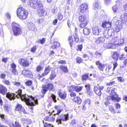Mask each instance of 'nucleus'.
Listing matches in <instances>:
<instances>
[{
	"mask_svg": "<svg viewBox=\"0 0 127 127\" xmlns=\"http://www.w3.org/2000/svg\"><path fill=\"white\" fill-rule=\"evenodd\" d=\"M81 12L84 13L87 11L88 9V5L86 3H83L80 6Z\"/></svg>",
	"mask_w": 127,
	"mask_h": 127,
	"instance_id": "9b49d317",
	"label": "nucleus"
},
{
	"mask_svg": "<svg viewBox=\"0 0 127 127\" xmlns=\"http://www.w3.org/2000/svg\"><path fill=\"white\" fill-rule=\"evenodd\" d=\"M58 19L60 20H61L63 18V16L60 13H58L57 14Z\"/></svg>",
	"mask_w": 127,
	"mask_h": 127,
	"instance_id": "052dcab7",
	"label": "nucleus"
},
{
	"mask_svg": "<svg viewBox=\"0 0 127 127\" xmlns=\"http://www.w3.org/2000/svg\"><path fill=\"white\" fill-rule=\"evenodd\" d=\"M87 21H86L84 23L80 24L79 25V27L81 28H83L87 25Z\"/></svg>",
	"mask_w": 127,
	"mask_h": 127,
	"instance_id": "a18cd8bd",
	"label": "nucleus"
},
{
	"mask_svg": "<svg viewBox=\"0 0 127 127\" xmlns=\"http://www.w3.org/2000/svg\"><path fill=\"white\" fill-rule=\"evenodd\" d=\"M121 20L127 22V13H125L121 16Z\"/></svg>",
	"mask_w": 127,
	"mask_h": 127,
	"instance_id": "c9c22d12",
	"label": "nucleus"
},
{
	"mask_svg": "<svg viewBox=\"0 0 127 127\" xmlns=\"http://www.w3.org/2000/svg\"><path fill=\"white\" fill-rule=\"evenodd\" d=\"M119 56V54L117 52H115L113 54L112 56V58L113 60L117 61L118 59Z\"/></svg>",
	"mask_w": 127,
	"mask_h": 127,
	"instance_id": "2f4dec72",
	"label": "nucleus"
},
{
	"mask_svg": "<svg viewBox=\"0 0 127 127\" xmlns=\"http://www.w3.org/2000/svg\"><path fill=\"white\" fill-rule=\"evenodd\" d=\"M9 126L11 127H21L20 125L18 122H16L14 123H9Z\"/></svg>",
	"mask_w": 127,
	"mask_h": 127,
	"instance_id": "bb28decb",
	"label": "nucleus"
},
{
	"mask_svg": "<svg viewBox=\"0 0 127 127\" xmlns=\"http://www.w3.org/2000/svg\"><path fill=\"white\" fill-rule=\"evenodd\" d=\"M37 0H29L27 2L28 5L32 8L33 6L37 2Z\"/></svg>",
	"mask_w": 127,
	"mask_h": 127,
	"instance_id": "412c9836",
	"label": "nucleus"
},
{
	"mask_svg": "<svg viewBox=\"0 0 127 127\" xmlns=\"http://www.w3.org/2000/svg\"><path fill=\"white\" fill-rule=\"evenodd\" d=\"M83 45L82 44L78 45H77V50L81 51Z\"/></svg>",
	"mask_w": 127,
	"mask_h": 127,
	"instance_id": "864d4df0",
	"label": "nucleus"
},
{
	"mask_svg": "<svg viewBox=\"0 0 127 127\" xmlns=\"http://www.w3.org/2000/svg\"><path fill=\"white\" fill-rule=\"evenodd\" d=\"M68 41L69 42V45L71 48L72 45L73 44V38L71 36H69L68 38Z\"/></svg>",
	"mask_w": 127,
	"mask_h": 127,
	"instance_id": "72a5a7b5",
	"label": "nucleus"
},
{
	"mask_svg": "<svg viewBox=\"0 0 127 127\" xmlns=\"http://www.w3.org/2000/svg\"><path fill=\"white\" fill-rule=\"evenodd\" d=\"M118 80L120 82H124V79L121 77H117Z\"/></svg>",
	"mask_w": 127,
	"mask_h": 127,
	"instance_id": "5fc2aeb1",
	"label": "nucleus"
},
{
	"mask_svg": "<svg viewBox=\"0 0 127 127\" xmlns=\"http://www.w3.org/2000/svg\"><path fill=\"white\" fill-rule=\"evenodd\" d=\"M28 28L29 30L31 31H35L37 30L34 24L30 22L28 24Z\"/></svg>",
	"mask_w": 127,
	"mask_h": 127,
	"instance_id": "2eb2a0df",
	"label": "nucleus"
},
{
	"mask_svg": "<svg viewBox=\"0 0 127 127\" xmlns=\"http://www.w3.org/2000/svg\"><path fill=\"white\" fill-rule=\"evenodd\" d=\"M45 41V39L44 38H43L42 39H39L38 40V42H40V43L43 44L44 43Z\"/></svg>",
	"mask_w": 127,
	"mask_h": 127,
	"instance_id": "e2e57ef3",
	"label": "nucleus"
},
{
	"mask_svg": "<svg viewBox=\"0 0 127 127\" xmlns=\"http://www.w3.org/2000/svg\"><path fill=\"white\" fill-rule=\"evenodd\" d=\"M32 81L31 80H28L26 81L25 82V84L28 86H30L32 84Z\"/></svg>",
	"mask_w": 127,
	"mask_h": 127,
	"instance_id": "603ef678",
	"label": "nucleus"
},
{
	"mask_svg": "<svg viewBox=\"0 0 127 127\" xmlns=\"http://www.w3.org/2000/svg\"><path fill=\"white\" fill-rule=\"evenodd\" d=\"M119 7L117 5H116L115 6L112 7V10L115 13L118 10V8Z\"/></svg>",
	"mask_w": 127,
	"mask_h": 127,
	"instance_id": "37998d69",
	"label": "nucleus"
},
{
	"mask_svg": "<svg viewBox=\"0 0 127 127\" xmlns=\"http://www.w3.org/2000/svg\"><path fill=\"white\" fill-rule=\"evenodd\" d=\"M109 110H110L112 113L115 114L116 113V111L115 109L113 108V106H110L109 107Z\"/></svg>",
	"mask_w": 127,
	"mask_h": 127,
	"instance_id": "49530a36",
	"label": "nucleus"
},
{
	"mask_svg": "<svg viewBox=\"0 0 127 127\" xmlns=\"http://www.w3.org/2000/svg\"><path fill=\"white\" fill-rule=\"evenodd\" d=\"M13 84L14 85L16 86H19L21 85V83L15 81L12 82Z\"/></svg>",
	"mask_w": 127,
	"mask_h": 127,
	"instance_id": "680f3d73",
	"label": "nucleus"
},
{
	"mask_svg": "<svg viewBox=\"0 0 127 127\" xmlns=\"http://www.w3.org/2000/svg\"><path fill=\"white\" fill-rule=\"evenodd\" d=\"M28 12L23 7L18 8L17 10V15L20 19L24 20L27 17Z\"/></svg>",
	"mask_w": 127,
	"mask_h": 127,
	"instance_id": "7ed1b4c3",
	"label": "nucleus"
},
{
	"mask_svg": "<svg viewBox=\"0 0 127 127\" xmlns=\"http://www.w3.org/2000/svg\"><path fill=\"white\" fill-rule=\"evenodd\" d=\"M60 69L64 73H67L68 70L66 66L60 65L59 66Z\"/></svg>",
	"mask_w": 127,
	"mask_h": 127,
	"instance_id": "c756f323",
	"label": "nucleus"
},
{
	"mask_svg": "<svg viewBox=\"0 0 127 127\" xmlns=\"http://www.w3.org/2000/svg\"><path fill=\"white\" fill-rule=\"evenodd\" d=\"M112 21L115 23L116 25H117L122 27V23L120 20H118L116 17H114L112 20Z\"/></svg>",
	"mask_w": 127,
	"mask_h": 127,
	"instance_id": "6ab92c4d",
	"label": "nucleus"
},
{
	"mask_svg": "<svg viewBox=\"0 0 127 127\" xmlns=\"http://www.w3.org/2000/svg\"><path fill=\"white\" fill-rule=\"evenodd\" d=\"M87 93L90 95V85L89 84H87L85 85Z\"/></svg>",
	"mask_w": 127,
	"mask_h": 127,
	"instance_id": "ea45409f",
	"label": "nucleus"
},
{
	"mask_svg": "<svg viewBox=\"0 0 127 127\" xmlns=\"http://www.w3.org/2000/svg\"><path fill=\"white\" fill-rule=\"evenodd\" d=\"M36 46L34 45L32 47L31 49V51L32 53H35L36 51Z\"/></svg>",
	"mask_w": 127,
	"mask_h": 127,
	"instance_id": "13d9d810",
	"label": "nucleus"
},
{
	"mask_svg": "<svg viewBox=\"0 0 127 127\" xmlns=\"http://www.w3.org/2000/svg\"><path fill=\"white\" fill-rule=\"evenodd\" d=\"M96 64L98 66V68L99 69L102 71H103L104 67V65L102 64L99 61H97L96 62Z\"/></svg>",
	"mask_w": 127,
	"mask_h": 127,
	"instance_id": "cd10ccee",
	"label": "nucleus"
},
{
	"mask_svg": "<svg viewBox=\"0 0 127 127\" xmlns=\"http://www.w3.org/2000/svg\"><path fill=\"white\" fill-rule=\"evenodd\" d=\"M121 107L120 105L118 103L115 104V108L116 109H120Z\"/></svg>",
	"mask_w": 127,
	"mask_h": 127,
	"instance_id": "774afa93",
	"label": "nucleus"
},
{
	"mask_svg": "<svg viewBox=\"0 0 127 127\" xmlns=\"http://www.w3.org/2000/svg\"><path fill=\"white\" fill-rule=\"evenodd\" d=\"M115 27V31L116 32H119V31L120 29L122 28V27L116 25Z\"/></svg>",
	"mask_w": 127,
	"mask_h": 127,
	"instance_id": "3c124183",
	"label": "nucleus"
},
{
	"mask_svg": "<svg viewBox=\"0 0 127 127\" xmlns=\"http://www.w3.org/2000/svg\"><path fill=\"white\" fill-rule=\"evenodd\" d=\"M51 69L50 66H48L45 68L44 72L42 73V75L44 76L47 75Z\"/></svg>",
	"mask_w": 127,
	"mask_h": 127,
	"instance_id": "473e14b6",
	"label": "nucleus"
},
{
	"mask_svg": "<svg viewBox=\"0 0 127 127\" xmlns=\"http://www.w3.org/2000/svg\"><path fill=\"white\" fill-rule=\"evenodd\" d=\"M88 74H85L83 75L82 76V79L83 80H85L88 77Z\"/></svg>",
	"mask_w": 127,
	"mask_h": 127,
	"instance_id": "6e6d98bb",
	"label": "nucleus"
},
{
	"mask_svg": "<svg viewBox=\"0 0 127 127\" xmlns=\"http://www.w3.org/2000/svg\"><path fill=\"white\" fill-rule=\"evenodd\" d=\"M91 102V100L88 99L85 100L84 102V104L85 105H89L90 104Z\"/></svg>",
	"mask_w": 127,
	"mask_h": 127,
	"instance_id": "8fccbe9b",
	"label": "nucleus"
},
{
	"mask_svg": "<svg viewBox=\"0 0 127 127\" xmlns=\"http://www.w3.org/2000/svg\"><path fill=\"white\" fill-rule=\"evenodd\" d=\"M55 118L53 115L50 114L48 116L45 117L44 120L45 121H48L50 122H53L55 120Z\"/></svg>",
	"mask_w": 127,
	"mask_h": 127,
	"instance_id": "4468645a",
	"label": "nucleus"
},
{
	"mask_svg": "<svg viewBox=\"0 0 127 127\" xmlns=\"http://www.w3.org/2000/svg\"><path fill=\"white\" fill-rule=\"evenodd\" d=\"M112 23L109 21H105L102 23V27L104 28H109L111 27Z\"/></svg>",
	"mask_w": 127,
	"mask_h": 127,
	"instance_id": "dca6fc26",
	"label": "nucleus"
},
{
	"mask_svg": "<svg viewBox=\"0 0 127 127\" xmlns=\"http://www.w3.org/2000/svg\"><path fill=\"white\" fill-rule=\"evenodd\" d=\"M22 121L25 124H30L31 123V121L30 120L28 119H25V118H23L22 119Z\"/></svg>",
	"mask_w": 127,
	"mask_h": 127,
	"instance_id": "58836bf2",
	"label": "nucleus"
},
{
	"mask_svg": "<svg viewBox=\"0 0 127 127\" xmlns=\"http://www.w3.org/2000/svg\"><path fill=\"white\" fill-rule=\"evenodd\" d=\"M91 30L86 27L84 28L83 30V33L85 35H88L90 33Z\"/></svg>",
	"mask_w": 127,
	"mask_h": 127,
	"instance_id": "c85d7f7f",
	"label": "nucleus"
},
{
	"mask_svg": "<svg viewBox=\"0 0 127 127\" xmlns=\"http://www.w3.org/2000/svg\"><path fill=\"white\" fill-rule=\"evenodd\" d=\"M83 87L82 86H76L75 87V89L76 92H79L81 91L82 90Z\"/></svg>",
	"mask_w": 127,
	"mask_h": 127,
	"instance_id": "79ce46f5",
	"label": "nucleus"
},
{
	"mask_svg": "<svg viewBox=\"0 0 127 127\" xmlns=\"http://www.w3.org/2000/svg\"><path fill=\"white\" fill-rule=\"evenodd\" d=\"M115 89L112 88L111 90L110 94L111 95V98L112 100H115L117 102H119L121 100L120 97H118L117 93L115 92Z\"/></svg>",
	"mask_w": 127,
	"mask_h": 127,
	"instance_id": "423d86ee",
	"label": "nucleus"
},
{
	"mask_svg": "<svg viewBox=\"0 0 127 127\" xmlns=\"http://www.w3.org/2000/svg\"><path fill=\"white\" fill-rule=\"evenodd\" d=\"M3 83L8 86H10L11 85L10 82L8 80H4Z\"/></svg>",
	"mask_w": 127,
	"mask_h": 127,
	"instance_id": "0e129e2a",
	"label": "nucleus"
},
{
	"mask_svg": "<svg viewBox=\"0 0 127 127\" xmlns=\"http://www.w3.org/2000/svg\"><path fill=\"white\" fill-rule=\"evenodd\" d=\"M58 107L57 106H56L55 107V108L57 110H58V111L56 114H54V116H55L56 115H59L62 111V110L61 109H59V110H57V108H58Z\"/></svg>",
	"mask_w": 127,
	"mask_h": 127,
	"instance_id": "bf43d9fd",
	"label": "nucleus"
},
{
	"mask_svg": "<svg viewBox=\"0 0 127 127\" xmlns=\"http://www.w3.org/2000/svg\"><path fill=\"white\" fill-rule=\"evenodd\" d=\"M93 37L94 39H93V40H94L95 42L97 44L102 43L104 40V38L102 37H99L96 38H95L94 36Z\"/></svg>",
	"mask_w": 127,
	"mask_h": 127,
	"instance_id": "f3484780",
	"label": "nucleus"
},
{
	"mask_svg": "<svg viewBox=\"0 0 127 127\" xmlns=\"http://www.w3.org/2000/svg\"><path fill=\"white\" fill-rule=\"evenodd\" d=\"M87 17L85 14L80 16L79 17V20L80 22H84L87 21Z\"/></svg>",
	"mask_w": 127,
	"mask_h": 127,
	"instance_id": "4be33fe9",
	"label": "nucleus"
},
{
	"mask_svg": "<svg viewBox=\"0 0 127 127\" xmlns=\"http://www.w3.org/2000/svg\"><path fill=\"white\" fill-rule=\"evenodd\" d=\"M70 113V111H69L66 114H62L58 116L56 121L58 124H62V121L65 122L68 121L69 119V115Z\"/></svg>",
	"mask_w": 127,
	"mask_h": 127,
	"instance_id": "20e7f679",
	"label": "nucleus"
},
{
	"mask_svg": "<svg viewBox=\"0 0 127 127\" xmlns=\"http://www.w3.org/2000/svg\"><path fill=\"white\" fill-rule=\"evenodd\" d=\"M73 100V101L77 103L78 104H80L82 101V99L78 97L74 98Z\"/></svg>",
	"mask_w": 127,
	"mask_h": 127,
	"instance_id": "7c9ffc66",
	"label": "nucleus"
},
{
	"mask_svg": "<svg viewBox=\"0 0 127 127\" xmlns=\"http://www.w3.org/2000/svg\"><path fill=\"white\" fill-rule=\"evenodd\" d=\"M15 110L16 111H18L21 114H22V113L24 114L27 113L24 107H22V105L20 104H17L15 107Z\"/></svg>",
	"mask_w": 127,
	"mask_h": 127,
	"instance_id": "0eeeda50",
	"label": "nucleus"
},
{
	"mask_svg": "<svg viewBox=\"0 0 127 127\" xmlns=\"http://www.w3.org/2000/svg\"><path fill=\"white\" fill-rule=\"evenodd\" d=\"M73 36L75 42H78L79 40V38L78 34L75 33L73 34Z\"/></svg>",
	"mask_w": 127,
	"mask_h": 127,
	"instance_id": "a19ab883",
	"label": "nucleus"
},
{
	"mask_svg": "<svg viewBox=\"0 0 127 127\" xmlns=\"http://www.w3.org/2000/svg\"><path fill=\"white\" fill-rule=\"evenodd\" d=\"M39 12V15L40 16H46L47 14L46 12L43 9H41L40 12Z\"/></svg>",
	"mask_w": 127,
	"mask_h": 127,
	"instance_id": "4c0bfd02",
	"label": "nucleus"
},
{
	"mask_svg": "<svg viewBox=\"0 0 127 127\" xmlns=\"http://www.w3.org/2000/svg\"><path fill=\"white\" fill-rule=\"evenodd\" d=\"M112 64H113V70L114 71L115 69L116 68L118 65V64L117 61L115 62H112Z\"/></svg>",
	"mask_w": 127,
	"mask_h": 127,
	"instance_id": "c03bdc74",
	"label": "nucleus"
},
{
	"mask_svg": "<svg viewBox=\"0 0 127 127\" xmlns=\"http://www.w3.org/2000/svg\"><path fill=\"white\" fill-rule=\"evenodd\" d=\"M11 71L12 73L14 75H16L18 74V72L16 69V65L14 63H13L11 65Z\"/></svg>",
	"mask_w": 127,
	"mask_h": 127,
	"instance_id": "a211bd4d",
	"label": "nucleus"
},
{
	"mask_svg": "<svg viewBox=\"0 0 127 127\" xmlns=\"http://www.w3.org/2000/svg\"><path fill=\"white\" fill-rule=\"evenodd\" d=\"M4 107V109L6 111H9V107H8V105L5 104L3 106Z\"/></svg>",
	"mask_w": 127,
	"mask_h": 127,
	"instance_id": "338daca9",
	"label": "nucleus"
},
{
	"mask_svg": "<svg viewBox=\"0 0 127 127\" xmlns=\"http://www.w3.org/2000/svg\"><path fill=\"white\" fill-rule=\"evenodd\" d=\"M108 35V37L113 36L114 34V30L113 29H108L106 31Z\"/></svg>",
	"mask_w": 127,
	"mask_h": 127,
	"instance_id": "a878e982",
	"label": "nucleus"
},
{
	"mask_svg": "<svg viewBox=\"0 0 127 127\" xmlns=\"http://www.w3.org/2000/svg\"><path fill=\"white\" fill-rule=\"evenodd\" d=\"M99 3L97 1H95L93 4V6L95 9H97L98 7Z\"/></svg>",
	"mask_w": 127,
	"mask_h": 127,
	"instance_id": "de8ad7c7",
	"label": "nucleus"
},
{
	"mask_svg": "<svg viewBox=\"0 0 127 127\" xmlns=\"http://www.w3.org/2000/svg\"><path fill=\"white\" fill-rule=\"evenodd\" d=\"M43 121L44 127H53V126L51 124H48L46 122L44 123V121Z\"/></svg>",
	"mask_w": 127,
	"mask_h": 127,
	"instance_id": "09e8293b",
	"label": "nucleus"
},
{
	"mask_svg": "<svg viewBox=\"0 0 127 127\" xmlns=\"http://www.w3.org/2000/svg\"><path fill=\"white\" fill-rule=\"evenodd\" d=\"M43 6L42 4L40 2L37 1L35 4L33 6L32 8L34 9H41L42 8Z\"/></svg>",
	"mask_w": 127,
	"mask_h": 127,
	"instance_id": "5701e85b",
	"label": "nucleus"
},
{
	"mask_svg": "<svg viewBox=\"0 0 127 127\" xmlns=\"http://www.w3.org/2000/svg\"><path fill=\"white\" fill-rule=\"evenodd\" d=\"M19 63L20 65L24 66L27 67L29 65V62L26 59H20L19 61Z\"/></svg>",
	"mask_w": 127,
	"mask_h": 127,
	"instance_id": "6e6552de",
	"label": "nucleus"
},
{
	"mask_svg": "<svg viewBox=\"0 0 127 127\" xmlns=\"http://www.w3.org/2000/svg\"><path fill=\"white\" fill-rule=\"evenodd\" d=\"M22 91L21 89H19L17 92H16L17 95L14 93L8 92L6 94V97L10 100H14L16 97L17 98H20L22 101H26L31 102V103L32 102L33 103L35 104L32 98L29 97L28 95L26 94L22 95Z\"/></svg>",
	"mask_w": 127,
	"mask_h": 127,
	"instance_id": "f257e3e1",
	"label": "nucleus"
},
{
	"mask_svg": "<svg viewBox=\"0 0 127 127\" xmlns=\"http://www.w3.org/2000/svg\"><path fill=\"white\" fill-rule=\"evenodd\" d=\"M22 74L25 76L30 78H32L33 76L32 72L29 70H23L22 71Z\"/></svg>",
	"mask_w": 127,
	"mask_h": 127,
	"instance_id": "f8f14e48",
	"label": "nucleus"
},
{
	"mask_svg": "<svg viewBox=\"0 0 127 127\" xmlns=\"http://www.w3.org/2000/svg\"><path fill=\"white\" fill-rule=\"evenodd\" d=\"M92 33L94 35H99L100 34L101 30L97 27H93L92 28Z\"/></svg>",
	"mask_w": 127,
	"mask_h": 127,
	"instance_id": "9d476101",
	"label": "nucleus"
},
{
	"mask_svg": "<svg viewBox=\"0 0 127 127\" xmlns=\"http://www.w3.org/2000/svg\"><path fill=\"white\" fill-rule=\"evenodd\" d=\"M28 96L29 97H30L32 99V100H33L34 102V103H35V104H34V103H33L32 102V103L31 102H29L28 101H24V102L28 103H29L31 106L29 107V108L31 109L32 110L33 109V106H34L35 105H36L38 103V100L37 99H35V98H33L32 96Z\"/></svg>",
	"mask_w": 127,
	"mask_h": 127,
	"instance_id": "1a4fd4ad",
	"label": "nucleus"
},
{
	"mask_svg": "<svg viewBox=\"0 0 127 127\" xmlns=\"http://www.w3.org/2000/svg\"><path fill=\"white\" fill-rule=\"evenodd\" d=\"M94 55L95 57L98 59L101 58L102 57V54L98 51H96L95 52Z\"/></svg>",
	"mask_w": 127,
	"mask_h": 127,
	"instance_id": "e433bc0d",
	"label": "nucleus"
},
{
	"mask_svg": "<svg viewBox=\"0 0 127 127\" xmlns=\"http://www.w3.org/2000/svg\"><path fill=\"white\" fill-rule=\"evenodd\" d=\"M56 76V72L54 71H52L50 74L49 78L51 80L54 79Z\"/></svg>",
	"mask_w": 127,
	"mask_h": 127,
	"instance_id": "f704fd0d",
	"label": "nucleus"
},
{
	"mask_svg": "<svg viewBox=\"0 0 127 127\" xmlns=\"http://www.w3.org/2000/svg\"><path fill=\"white\" fill-rule=\"evenodd\" d=\"M7 91V88L2 85H0V93L3 95L6 94Z\"/></svg>",
	"mask_w": 127,
	"mask_h": 127,
	"instance_id": "ddd939ff",
	"label": "nucleus"
},
{
	"mask_svg": "<svg viewBox=\"0 0 127 127\" xmlns=\"http://www.w3.org/2000/svg\"><path fill=\"white\" fill-rule=\"evenodd\" d=\"M59 96L62 99H65L66 97V94L65 92L62 93L60 91H59L58 92Z\"/></svg>",
	"mask_w": 127,
	"mask_h": 127,
	"instance_id": "b1692460",
	"label": "nucleus"
},
{
	"mask_svg": "<svg viewBox=\"0 0 127 127\" xmlns=\"http://www.w3.org/2000/svg\"><path fill=\"white\" fill-rule=\"evenodd\" d=\"M11 26L14 36H17L22 34V30L21 27L19 24L15 22H13L11 24Z\"/></svg>",
	"mask_w": 127,
	"mask_h": 127,
	"instance_id": "f03ea898",
	"label": "nucleus"
},
{
	"mask_svg": "<svg viewBox=\"0 0 127 127\" xmlns=\"http://www.w3.org/2000/svg\"><path fill=\"white\" fill-rule=\"evenodd\" d=\"M51 97L53 99L54 101L55 102H56L57 101V100L56 99V96L53 94H52L51 95Z\"/></svg>",
	"mask_w": 127,
	"mask_h": 127,
	"instance_id": "69168bd1",
	"label": "nucleus"
},
{
	"mask_svg": "<svg viewBox=\"0 0 127 127\" xmlns=\"http://www.w3.org/2000/svg\"><path fill=\"white\" fill-rule=\"evenodd\" d=\"M76 62L79 64L82 61V59L80 57H77L76 59Z\"/></svg>",
	"mask_w": 127,
	"mask_h": 127,
	"instance_id": "4d7b16f0",
	"label": "nucleus"
},
{
	"mask_svg": "<svg viewBox=\"0 0 127 127\" xmlns=\"http://www.w3.org/2000/svg\"><path fill=\"white\" fill-rule=\"evenodd\" d=\"M54 87L52 84L51 83H48L47 85H42V89L41 92L44 94H45L48 90L51 91H52Z\"/></svg>",
	"mask_w": 127,
	"mask_h": 127,
	"instance_id": "39448f33",
	"label": "nucleus"
},
{
	"mask_svg": "<svg viewBox=\"0 0 127 127\" xmlns=\"http://www.w3.org/2000/svg\"><path fill=\"white\" fill-rule=\"evenodd\" d=\"M37 23L40 26H43L45 25V21L43 18L39 17L37 20Z\"/></svg>",
	"mask_w": 127,
	"mask_h": 127,
	"instance_id": "aec40b11",
	"label": "nucleus"
},
{
	"mask_svg": "<svg viewBox=\"0 0 127 127\" xmlns=\"http://www.w3.org/2000/svg\"><path fill=\"white\" fill-rule=\"evenodd\" d=\"M94 91L97 95L100 96L102 94L101 91L99 89L97 86H95L94 88Z\"/></svg>",
	"mask_w": 127,
	"mask_h": 127,
	"instance_id": "393cba45",
	"label": "nucleus"
}]
</instances>
